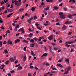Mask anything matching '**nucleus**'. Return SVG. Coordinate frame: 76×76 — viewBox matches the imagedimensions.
Listing matches in <instances>:
<instances>
[{
	"mask_svg": "<svg viewBox=\"0 0 76 76\" xmlns=\"http://www.w3.org/2000/svg\"><path fill=\"white\" fill-rule=\"evenodd\" d=\"M60 17L61 19H64V18H65V15H62Z\"/></svg>",
	"mask_w": 76,
	"mask_h": 76,
	"instance_id": "obj_10",
	"label": "nucleus"
},
{
	"mask_svg": "<svg viewBox=\"0 0 76 76\" xmlns=\"http://www.w3.org/2000/svg\"><path fill=\"white\" fill-rule=\"evenodd\" d=\"M17 42H19L20 41V40L19 39H17Z\"/></svg>",
	"mask_w": 76,
	"mask_h": 76,
	"instance_id": "obj_63",
	"label": "nucleus"
},
{
	"mask_svg": "<svg viewBox=\"0 0 76 76\" xmlns=\"http://www.w3.org/2000/svg\"><path fill=\"white\" fill-rule=\"evenodd\" d=\"M4 52L6 53H8V51H7V49H5L4 50Z\"/></svg>",
	"mask_w": 76,
	"mask_h": 76,
	"instance_id": "obj_23",
	"label": "nucleus"
},
{
	"mask_svg": "<svg viewBox=\"0 0 76 76\" xmlns=\"http://www.w3.org/2000/svg\"><path fill=\"white\" fill-rule=\"evenodd\" d=\"M4 44H7V42L6 41H4L3 43Z\"/></svg>",
	"mask_w": 76,
	"mask_h": 76,
	"instance_id": "obj_45",
	"label": "nucleus"
},
{
	"mask_svg": "<svg viewBox=\"0 0 76 76\" xmlns=\"http://www.w3.org/2000/svg\"><path fill=\"white\" fill-rule=\"evenodd\" d=\"M28 30L29 31V32H31V31H32L31 29L30 28H28Z\"/></svg>",
	"mask_w": 76,
	"mask_h": 76,
	"instance_id": "obj_49",
	"label": "nucleus"
},
{
	"mask_svg": "<svg viewBox=\"0 0 76 76\" xmlns=\"http://www.w3.org/2000/svg\"><path fill=\"white\" fill-rule=\"evenodd\" d=\"M65 61L67 63H69V59H68L65 60Z\"/></svg>",
	"mask_w": 76,
	"mask_h": 76,
	"instance_id": "obj_22",
	"label": "nucleus"
},
{
	"mask_svg": "<svg viewBox=\"0 0 76 76\" xmlns=\"http://www.w3.org/2000/svg\"><path fill=\"white\" fill-rule=\"evenodd\" d=\"M12 15H13V13L10 14L9 15H7V18H9V17H10Z\"/></svg>",
	"mask_w": 76,
	"mask_h": 76,
	"instance_id": "obj_8",
	"label": "nucleus"
},
{
	"mask_svg": "<svg viewBox=\"0 0 76 76\" xmlns=\"http://www.w3.org/2000/svg\"><path fill=\"white\" fill-rule=\"evenodd\" d=\"M28 76H32L30 73H28Z\"/></svg>",
	"mask_w": 76,
	"mask_h": 76,
	"instance_id": "obj_59",
	"label": "nucleus"
},
{
	"mask_svg": "<svg viewBox=\"0 0 76 76\" xmlns=\"http://www.w3.org/2000/svg\"><path fill=\"white\" fill-rule=\"evenodd\" d=\"M0 45L1 47L2 46V42L1 41H0Z\"/></svg>",
	"mask_w": 76,
	"mask_h": 76,
	"instance_id": "obj_37",
	"label": "nucleus"
},
{
	"mask_svg": "<svg viewBox=\"0 0 76 76\" xmlns=\"http://www.w3.org/2000/svg\"><path fill=\"white\" fill-rule=\"evenodd\" d=\"M32 36H33L32 34L31 33L30 34V35L29 36V37L30 38H31V37H32Z\"/></svg>",
	"mask_w": 76,
	"mask_h": 76,
	"instance_id": "obj_25",
	"label": "nucleus"
},
{
	"mask_svg": "<svg viewBox=\"0 0 76 76\" xmlns=\"http://www.w3.org/2000/svg\"><path fill=\"white\" fill-rule=\"evenodd\" d=\"M7 10H8V12H12L13 11V10L12 9H7Z\"/></svg>",
	"mask_w": 76,
	"mask_h": 76,
	"instance_id": "obj_15",
	"label": "nucleus"
},
{
	"mask_svg": "<svg viewBox=\"0 0 76 76\" xmlns=\"http://www.w3.org/2000/svg\"><path fill=\"white\" fill-rule=\"evenodd\" d=\"M37 28L40 30H42V28H41V27H40L37 26Z\"/></svg>",
	"mask_w": 76,
	"mask_h": 76,
	"instance_id": "obj_28",
	"label": "nucleus"
},
{
	"mask_svg": "<svg viewBox=\"0 0 76 76\" xmlns=\"http://www.w3.org/2000/svg\"><path fill=\"white\" fill-rule=\"evenodd\" d=\"M23 49H24V51H26V47H24V48Z\"/></svg>",
	"mask_w": 76,
	"mask_h": 76,
	"instance_id": "obj_43",
	"label": "nucleus"
},
{
	"mask_svg": "<svg viewBox=\"0 0 76 76\" xmlns=\"http://www.w3.org/2000/svg\"><path fill=\"white\" fill-rule=\"evenodd\" d=\"M18 62V61L17 60H16L15 62V64H17V63Z\"/></svg>",
	"mask_w": 76,
	"mask_h": 76,
	"instance_id": "obj_58",
	"label": "nucleus"
},
{
	"mask_svg": "<svg viewBox=\"0 0 76 76\" xmlns=\"http://www.w3.org/2000/svg\"><path fill=\"white\" fill-rule=\"evenodd\" d=\"M0 23H3V21L2 20H0Z\"/></svg>",
	"mask_w": 76,
	"mask_h": 76,
	"instance_id": "obj_61",
	"label": "nucleus"
},
{
	"mask_svg": "<svg viewBox=\"0 0 76 76\" xmlns=\"http://www.w3.org/2000/svg\"><path fill=\"white\" fill-rule=\"evenodd\" d=\"M74 43V42H68V44H73Z\"/></svg>",
	"mask_w": 76,
	"mask_h": 76,
	"instance_id": "obj_34",
	"label": "nucleus"
},
{
	"mask_svg": "<svg viewBox=\"0 0 76 76\" xmlns=\"http://www.w3.org/2000/svg\"><path fill=\"white\" fill-rule=\"evenodd\" d=\"M61 61H62V60L61 59H60L58 61V62H61Z\"/></svg>",
	"mask_w": 76,
	"mask_h": 76,
	"instance_id": "obj_57",
	"label": "nucleus"
},
{
	"mask_svg": "<svg viewBox=\"0 0 76 76\" xmlns=\"http://www.w3.org/2000/svg\"><path fill=\"white\" fill-rule=\"evenodd\" d=\"M14 72H15V71L14 70L10 71V73H14Z\"/></svg>",
	"mask_w": 76,
	"mask_h": 76,
	"instance_id": "obj_44",
	"label": "nucleus"
},
{
	"mask_svg": "<svg viewBox=\"0 0 76 76\" xmlns=\"http://www.w3.org/2000/svg\"><path fill=\"white\" fill-rule=\"evenodd\" d=\"M53 38V35H51L48 37V39L49 40H51Z\"/></svg>",
	"mask_w": 76,
	"mask_h": 76,
	"instance_id": "obj_4",
	"label": "nucleus"
},
{
	"mask_svg": "<svg viewBox=\"0 0 76 76\" xmlns=\"http://www.w3.org/2000/svg\"><path fill=\"white\" fill-rule=\"evenodd\" d=\"M65 46H66V47H70V45L68 44L66 45Z\"/></svg>",
	"mask_w": 76,
	"mask_h": 76,
	"instance_id": "obj_33",
	"label": "nucleus"
},
{
	"mask_svg": "<svg viewBox=\"0 0 76 76\" xmlns=\"http://www.w3.org/2000/svg\"><path fill=\"white\" fill-rule=\"evenodd\" d=\"M71 23V22L70 21H66L65 23L64 24H66V25H67V24H70V23Z\"/></svg>",
	"mask_w": 76,
	"mask_h": 76,
	"instance_id": "obj_6",
	"label": "nucleus"
},
{
	"mask_svg": "<svg viewBox=\"0 0 76 76\" xmlns=\"http://www.w3.org/2000/svg\"><path fill=\"white\" fill-rule=\"evenodd\" d=\"M23 10H24V9L23 8L20 9L19 10V11H20V12H22V11H23Z\"/></svg>",
	"mask_w": 76,
	"mask_h": 76,
	"instance_id": "obj_20",
	"label": "nucleus"
},
{
	"mask_svg": "<svg viewBox=\"0 0 76 76\" xmlns=\"http://www.w3.org/2000/svg\"><path fill=\"white\" fill-rule=\"evenodd\" d=\"M34 20H35L36 19H37V16L35 15L34 16Z\"/></svg>",
	"mask_w": 76,
	"mask_h": 76,
	"instance_id": "obj_32",
	"label": "nucleus"
},
{
	"mask_svg": "<svg viewBox=\"0 0 76 76\" xmlns=\"http://www.w3.org/2000/svg\"><path fill=\"white\" fill-rule=\"evenodd\" d=\"M3 4H4V2L3 1H2L1 3V5H2Z\"/></svg>",
	"mask_w": 76,
	"mask_h": 76,
	"instance_id": "obj_60",
	"label": "nucleus"
},
{
	"mask_svg": "<svg viewBox=\"0 0 76 76\" xmlns=\"http://www.w3.org/2000/svg\"><path fill=\"white\" fill-rule=\"evenodd\" d=\"M51 73H56V71H51Z\"/></svg>",
	"mask_w": 76,
	"mask_h": 76,
	"instance_id": "obj_55",
	"label": "nucleus"
},
{
	"mask_svg": "<svg viewBox=\"0 0 76 76\" xmlns=\"http://www.w3.org/2000/svg\"><path fill=\"white\" fill-rule=\"evenodd\" d=\"M31 54L32 55V56H35V54H34V52L32 50L31 51Z\"/></svg>",
	"mask_w": 76,
	"mask_h": 76,
	"instance_id": "obj_19",
	"label": "nucleus"
},
{
	"mask_svg": "<svg viewBox=\"0 0 76 76\" xmlns=\"http://www.w3.org/2000/svg\"><path fill=\"white\" fill-rule=\"evenodd\" d=\"M68 73H69V72L68 71H66L65 72V74H67Z\"/></svg>",
	"mask_w": 76,
	"mask_h": 76,
	"instance_id": "obj_46",
	"label": "nucleus"
},
{
	"mask_svg": "<svg viewBox=\"0 0 76 76\" xmlns=\"http://www.w3.org/2000/svg\"><path fill=\"white\" fill-rule=\"evenodd\" d=\"M26 56H24V58L23 59V61H25V60H26Z\"/></svg>",
	"mask_w": 76,
	"mask_h": 76,
	"instance_id": "obj_29",
	"label": "nucleus"
},
{
	"mask_svg": "<svg viewBox=\"0 0 76 76\" xmlns=\"http://www.w3.org/2000/svg\"><path fill=\"white\" fill-rule=\"evenodd\" d=\"M47 53H44L42 55V56H41V57H45V56H47Z\"/></svg>",
	"mask_w": 76,
	"mask_h": 76,
	"instance_id": "obj_16",
	"label": "nucleus"
},
{
	"mask_svg": "<svg viewBox=\"0 0 76 76\" xmlns=\"http://www.w3.org/2000/svg\"><path fill=\"white\" fill-rule=\"evenodd\" d=\"M50 73H51L50 72H48V73H46V75H49V74H50Z\"/></svg>",
	"mask_w": 76,
	"mask_h": 76,
	"instance_id": "obj_50",
	"label": "nucleus"
},
{
	"mask_svg": "<svg viewBox=\"0 0 76 76\" xmlns=\"http://www.w3.org/2000/svg\"><path fill=\"white\" fill-rule=\"evenodd\" d=\"M57 66H59V67H63V66H62L61 64H57Z\"/></svg>",
	"mask_w": 76,
	"mask_h": 76,
	"instance_id": "obj_13",
	"label": "nucleus"
},
{
	"mask_svg": "<svg viewBox=\"0 0 76 76\" xmlns=\"http://www.w3.org/2000/svg\"><path fill=\"white\" fill-rule=\"evenodd\" d=\"M13 44V42H12V41H10V40H8L7 42V44H10L12 45Z\"/></svg>",
	"mask_w": 76,
	"mask_h": 76,
	"instance_id": "obj_3",
	"label": "nucleus"
},
{
	"mask_svg": "<svg viewBox=\"0 0 76 76\" xmlns=\"http://www.w3.org/2000/svg\"><path fill=\"white\" fill-rule=\"evenodd\" d=\"M3 39V37L1 36H0V40H1V39Z\"/></svg>",
	"mask_w": 76,
	"mask_h": 76,
	"instance_id": "obj_40",
	"label": "nucleus"
},
{
	"mask_svg": "<svg viewBox=\"0 0 76 76\" xmlns=\"http://www.w3.org/2000/svg\"><path fill=\"white\" fill-rule=\"evenodd\" d=\"M31 10L32 12L34 11L35 10V7H32L31 8Z\"/></svg>",
	"mask_w": 76,
	"mask_h": 76,
	"instance_id": "obj_26",
	"label": "nucleus"
},
{
	"mask_svg": "<svg viewBox=\"0 0 76 76\" xmlns=\"http://www.w3.org/2000/svg\"><path fill=\"white\" fill-rule=\"evenodd\" d=\"M14 3H15V5L16 6L17 5V6L18 7V6H20V5H21V3L18 2V1H16V0H15L14 1Z\"/></svg>",
	"mask_w": 76,
	"mask_h": 76,
	"instance_id": "obj_1",
	"label": "nucleus"
},
{
	"mask_svg": "<svg viewBox=\"0 0 76 76\" xmlns=\"http://www.w3.org/2000/svg\"><path fill=\"white\" fill-rule=\"evenodd\" d=\"M41 38H42L41 37H39L38 39V41H41Z\"/></svg>",
	"mask_w": 76,
	"mask_h": 76,
	"instance_id": "obj_36",
	"label": "nucleus"
},
{
	"mask_svg": "<svg viewBox=\"0 0 76 76\" xmlns=\"http://www.w3.org/2000/svg\"><path fill=\"white\" fill-rule=\"evenodd\" d=\"M33 40H35L37 41H38V39H37L36 37H34L33 38Z\"/></svg>",
	"mask_w": 76,
	"mask_h": 76,
	"instance_id": "obj_27",
	"label": "nucleus"
},
{
	"mask_svg": "<svg viewBox=\"0 0 76 76\" xmlns=\"http://www.w3.org/2000/svg\"><path fill=\"white\" fill-rule=\"evenodd\" d=\"M53 9H55V10H57V9H58V8H59L58 7H57V6L54 7H53Z\"/></svg>",
	"mask_w": 76,
	"mask_h": 76,
	"instance_id": "obj_12",
	"label": "nucleus"
},
{
	"mask_svg": "<svg viewBox=\"0 0 76 76\" xmlns=\"http://www.w3.org/2000/svg\"><path fill=\"white\" fill-rule=\"evenodd\" d=\"M1 29H3V30L4 29V28L3 26H2L1 27Z\"/></svg>",
	"mask_w": 76,
	"mask_h": 76,
	"instance_id": "obj_47",
	"label": "nucleus"
},
{
	"mask_svg": "<svg viewBox=\"0 0 76 76\" xmlns=\"http://www.w3.org/2000/svg\"><path fill=\"white\" fill-rule=\"evenodd\" d=\"M56 25H60V24L59 22L56 23Z\"/></svg>",
	"mask_w": 76,
	"mask_h": 76,
	"instance_id": "obj_35",
	"label": "nucleus"
},
{
	"mask_svg": "<svg viewBox=\"0 0 76 76\" xmlns=\"http://www.w3.org/2000/svg\"><path fill=\"white\" fill-rule=\"evenodd\" d=\"M46 66H49V64L48 63H46L45 64Z\"/></svg>",
	"mask_w": 76,
	"mask_h": 76,
	"instance_id": "obj_48",
	"label": "nucleus"
},
{
	"mask_svg": "<svg viewBox=\"0 0 76 76\" xmlns=\"http://www.w3.org/2000/svg\"><path fill=\"white\" fill-rule=\"evenodd\" d=\"M10 61H11V62H12L14 61L15 60H16V56H14L13 58H10Z\"/></svg>",
	"mask_w": 76,
	"mask_h": 76,
	"instance_id": "obj_2",
	"label": "nucleus"
},
{
	"mask_svg": "<svg viewBox=\"0 0 76 76\" xmlns=\"http://www.w3.org/2000/svg\"><path fill=\"white\" fill-rule=\"evenodd\" d=\"M44 10H46V11L48 10H49V7H46V8H44Z\"/></svg>",
	"mask_w": 76,
	"mask_h": 76,
	"instance_id": "obj_11",
	"label": "nucleus"
},
{
	"mask_svg": "<svg viewBox=\"0 0 76 76\" xmlns=\"http://www.w3.org/2000/svg\"><path fill=\"white\" fill-rule=\"evenodd\" d=\"M6 32L7 34H10V31H9V30H7V31H6Z\"/></svg>",
	"mask_w": 76,
	"mask_h": 76,
	"instance_id": "obj_52",
	"label": "nucleus"
},
{
	"mask_svg": "<svg viewBox=\"0 0 76 76\" xmlns=\"http://www.w3.org/2000/svg\"><path fill=\"white\" fill-rule=\"evenodd\" d=\"M41 5H44V4H44V2H42L41 3Z\"/></svg>",
	"mask_w": 76,
	"mask_h": 76,
	"instance_id": "obj_54",
	"label": "nucleus"
},
{
	"mask_svg": "<svg viewBox=\"0 0 76 76\" xmlns=\"http://www.w3.org/2000/svg\"><path fill=\"white\" fill-rule=\"evenodd\" d=\"M70 69V67H69L67 68V71H69Z\"/></svg>",
	"mask_w": 76,
	"mask_h": 76,
	"instance_id": "obj_38",
	"label": "nucleus"
},
{
	"mask_svg": "<svg viewBox=\"0 0 76 76\" xmlns=\"http://www.w3.org/2000/svg\"><path fill=\"white\" fill-rule=\"evenodd\" d=\"M23 69V68H22V66H19L18 67V70H21V69Z\"/></svg>",
	"mask_w": 76,
	"mask_h": 76,
	"instance_id": "obj_9",
	"label": "nucleus"
},
{
	"mask_svg": "<svg viewBox=\"0 0 76 76\" xmlns=\"http://www.w3.org/2000/svg\"><path fill=\"white\" fill-rule=\"evenodd\" d=\"M19 28V25L18 24L16 26V27H15L16 31H17V29H18V28Z\"/></svg>",
	"mask_w": 76,
	"mask_h": 76,
	"instance_id": "obj_7",
	"label": "nucleus"
},
{
	"mask_svg": "<svg viewBox=\"0 0 76 76\" xmlns=\"http://www.w3.org/2000/svg\"><path fill=\"white\" fill-rule=\"evenodd\" d=\"M72 15H68L67 16L68 18H72Z\"/></svg>",
	"mask_w": 76,
	"mask_h": 76,
	"instance_id": "obj_21",
	"label": "nucleus"
},
{
	"mask_svg": "<svg viewBox=\"0 0 76 76\" xmlns=\"http://www.w3.org/2000/svg\"><path fill=\"white\" fill-rule=\"evenodd\" d=\"M23 42H26V43H28V41L26 40H24L23 41Z\"/></svg>",
	"mask_w": 76,
	"mask_h": 76,
	"instance_id": "obj_31",
	"label": "nucleus"
},
{
	"mask_svg": "<svg viewBox=\"0 0 76 76\" xmlns=\"http://www.w3.org/2000/svg\"><path fill=\"white\" fill-rule=\"evenodd\" d=\"M28 22L29 23H31V20H30V19H28Z\"/></svg>",
	"mask_w": 76,
	"mask_h": 76,
	"instance_id": "obj_39",
	"label": "nucleus"
},
{
	"mask_svg": "<svg viewBox=\"0 0 76 76\" xmlns=\"http://www.w3.org/2000/svg\"><path fill=\"white\" fill-rule=\"evenodd\" d=\"M67 28V26H64L63 27H62V29H63V30H64L66 29Z\"/></svg>",
	"mask_w": 76,
	"mask_h": 76,
	"instance_id": "obj_14",
	"label": "nucleus"
},
{
	"mask_svg": "<svg viewBox=\"0 0 76 76\" xmlns=\"http://www.w3.org/2000/svg\"><path fill=\"white\" fill-rule=\"evenodd\" d=\"M7 75L8 76H11V74H10V73H9L7 74Z\"/></svg>",
	"mask_w": 76,
	"mask_h": 76,
	"instance_id": "obj_56",
	"label": "nucleus"
},
{
	"mask_svg": "<svg viewBox=\"0 0 76 76\" xmlns=\"http://www.w3.org/2000/svg\"><path fill=\"white\" fill-rule=\"evenodd\" d=\"M59 15H60L61 16V15H63V12H60L59 13Z\"/></svg>",
	"mask_w": 76,
	"mask_h": 76,
	"instance_id": "obj_30",
	"label": "nucleus"
},
{
	"mask_svg": "<svg viewBox=\"0 0 76 76\" xmlns=\"http://www.w3.org/2000/svg\"><path fill=\"white\" fill-rule=\"evenodd\" d=\"M73 51H74V50H73V49H71V52H72Z\"/></svg>",
	"mask_w": 76,
	"mask_h": 76,
	"instance_id": "obj_62",
	"label": "nucleus"
},
{
	"mask_svg": "<svg viewBox=\"0 0 76 76\" xmlns=\"http://www.w3.org/2000/svg\"><path fill=\"white\" fill-rule=\"evenodd\" d=\"M30 42H32L33 43H34V39H31L30 40Z\"/></svg>",
	"mask_w": 76,
	"mask_h": 76,
	"instance_id": "obj_17",
	"label": "nucleus"
},
{
	"mask_svg": "<svg viewBox=\"0 0 76 76\" xmlns=\"http://www.w3.org/2000/svg\"><path fill=\"white\" fill-rule=\"evenodd\" d=\"M35 45V44H31V47H34Z\"/></svg>",
	"mask_w": 76,
	"mask_h": 76,
	"instance_id": "obj_42",
	"label": "nucleus"
},
{
	"mask_svg": "<svg viewBox=\"0 0 76 76\" xmlns=\"http://www.w3.org/2000/svg\"><path fill=\"white\" fill-rule=\"evenodd\" d=\"M7 10H5L3 14H4V13H7Z\"/></svg>",
	"mask_w": 76,
	"mask_h": 76,
	"instance_id": "obj_41",
	"label": "nucleus"
},
{
	"mask_svg": "<svg viewBox=\"0 0 76 76\" xmlns=\"http://www.w3.org/2000/svg\"><path fill=\"white\" fill-rule=\"evenodd\" d=\"M10 30H12V27L11 26H10Z\"/></svg>",
	"mask_w": 76,
	"mask_h": 76,
	"instance_id": "obj_53",
	"label": "nucleus"
},
{
	"mask_svg": "<svg viewBox=\"0 0 76 76\" xmlns=\"http://www.w3.org/2000/svg\"><path fill=\"white\" fill-rule=\"evenodd\" d=\"M9 61H10L9 60L5 62V64H9Z\"/></svg>",
	"mask_w": 76,
	"mask_h": 76,
	"instance_id": "obj_24",
	"label": "nucleus"
},
{
	"mask_svg": "<svg viewBox=\"0 0 76 76\" xmlns=\"http://www.w3.org/2000/svg\"><path fill=\"white\" fill-rule=\"evenodd\" d=\"M2 67L1 68V69H4V66L5 65L4 64H2L1 65Z\"/></svg>",
	"mask_w": 76,
	"mask_h": 76,
	"instance_id": "obj_18",
	"label": "nucleus"
},
{
	"mask_svg": "<svg viewBox=\"0 0 76 76\" xmlns=\"http://www.w3.org/2000/svg\"><path fill=\"white\" fill-rule=\"evenodd\" d=\"M34 19V17H32L31 18H30L29 19H30V20H32Z\"/></svg>",
	"mask_w": 76,
	"mask_h": 76,
	"instance_id": "obj_51",
	"label": "nucleus"
},
{
	"mask_svg": "<svg viewBox=\"0 0 76 76\" xmlns=\"http://www.w3.org/2000/svg\"><path fill=\"white\" fill-rule=\"evenodd\" d=\"M30 69H34V66H31Z\"/></svg>",
	"mask_w": 76,
	"mask_h": 76,
	"instance_id": "obj_64",
	"label": "nucleus"
},
{
	"mask_svg": "<svg viewBox=\"0 0 76 76\" xmlns=\"http://www.w3.org/2000/svg\"><path fill=\"white\" fill-rule=\"evenodd\" d=\"M20 29L21 31V32H22V34H24V33H25V30H24L23 28H21Z\"/></svg>",
	"mask_w": 76,
	"mask_h": 76,
	"instance_id": "obj_5",
	"label": "nucleus"
}]
</instances>
